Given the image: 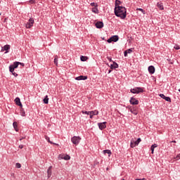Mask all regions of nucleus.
<instances>
[{"label": "nucleus", "instance_id": "nucleus-1", "mask_svg": "<svg viewBox=\"0 0 180 180\" xmlns=\"http://www.w3.org/2000/svg\"><path fill=\"white\" fill-rule=\"evenodd\" d=\"M114 12L115 16L120 19H126V16H127V11L124 6L115 7Z\"/></svg>", "mask_w": 180, "mask_h": 180}, {"label": "nucleus", "instance_id": "nucleus-2", "mask_svg": "<svg viewBox=\"0 0 180 180\" xmlns=\"http://www.w3.org/2000/svg\"><path fill=\"white\" fill-rule=\"evenodd\" d=\"M19 64H20V62H14L13 65L9 66V71L14 75V77H18V74L15 72V69L19 67Z\"/></svg>", "mask_w": 180, "mask_h": 180}, {"label": "nucleus", "instance_id": "nucleus-3", "mask_svg": "<svg viewBox=\"0 0 180 180\" xmlns=\"http://www.w3.org/2000/svg\"><path fill=\"white\" fill-rule=\"evenodd\" d=\"M33 25H34V19L30 18L28 22L25 24L26 29H31L33 27Z\"/></svg>", "mask_w": 180, "mask_h": 180}, {"label": "nucleus", "instance_id": "nucleus-4", "mask_svg": "<svg viewBox=\"0 0 180 180\" xmlns=\"http://www.w3.org/2000/svg\"><path fill=\"white\" fill-rule=\"evenodd\" d=\"M130 92H131V94H141L144 92V90H143V88L141 87H136L134 89H131Z\"/></svg>", "mask_w": 180, "mask_h": 180}, {"label": "nucleus", "instance_id": "nucleus-5", "mask_svg": "<svg viewBox=\"0 0 180 180\" xmlns=\"http://www.w3.org/2000/svg\"><path fill=\"white\" fill-rule=\"evenodd\" d=\"M71 141L73 144H75V146H78V144H79V141H81V139L79 136H73L71 139Z\"/></svg>", "mask_w": 180, "mask_h": 180}, {"label": "nucleus", "instance_id": "nucleus-6", "mask_svg": "<svg viewBox=\"0 0 180 180\" xmlns=\"http://www.w3.org/2000/svg\"><path fill=\"white\" fill-rule=\"evenodd\" d=\"M58 158L59 160H65V161L71 160V157L68 155H59Z\"/></svg>", "mask_w": 180, "mask_h": 180}, {"label": "nucleus", "instance_id": "nucleus-7", "mask_svg": "<svg viewBox=\"0 0 180 180\" xmlns=\"http://www.w3.org/2000/svg\"><path fill=\"white\" fill-rule=\"evenodd\" d=\"M108 122H98V126L100 130H103L104 129H106V124Z\"/></svg>", "mask_w": 180, "mask_h": 180}, {"label": "nucleus", "instance_id": "nucleus-8", "mask_svg": "<svg viewBox=\"0 0 180 180\" xmlns=\"http://www.w3.org/2000/svg\"><path fill=\"white\" fill-rule=\"evenodd\" d=\"M9 50H11V45H5L2 48L1 51H6L5 54H6V53H9Z\"/></svg>", "mask_w": 180, "mask_h": 180}, {"label": "nucleus", "instance_id": "nucleus-9", "mask_svg": "<svg viewBox=\"0 0 180 180\" xmlns=\"http://www.w3.org/2000/svg\"><path fill=\"white\" fill-rule=\"evenodd\" d=\"M131 105H139V100L134 98V97H131L129 101Z\"/></svg>", "mask_w": 180, "mask_h": 180}, {"label": "nucleus", "instance_id": "nucleus-10", "mask_svg": "<svg viewBox=\"0 0 180 180\" xmlns=\"http://www.w3.org/2000/svg\"><path fill=\"white\" fill-rule=\"evenodd\" d=\"M75 79H76V81H82V80L85 81V79H88V77L81 75V76L75 77Z\"/></svg>", "mask_w": 180, "mask_h": 180}, {"label": "nucleus", "instance_id": "nucleus-11", "mask_svg": "<svg viewBox=\"0 0 180 180\" xmlns=\"http://www.w3.org/2000/svg\"><path fill=\"white\" fill-rule=\"evenodd\" d=\"M131 113H133V115H137L139 112L137 111V107H132L130 108Z\"/></svg>", "mask_w": 180, "mask_h": 180}, {"label": "nucleus", "instance_id": "nucleus-12", "mask_svg": "<svg viewBox=\"0 0 180 180\" xmlns=\"http://www.w3.org/2000/svg\"><path fill=\"white\" fill-rule=\"evenodd\" d=\"M160 98L165 99L167 102H171V98L165 96V95L161 94H160Z\"/></svg>", "mask_w": 180, "mask_h": 180}, {"label": "nucleus", "instance_id": "nucleus-13", "mask_svg": "<svg viewBox=\"0 0 180 180\" xmlns=\"http://www.w3.org/2000/svg\"><path fill=\"white\" fill-rule=\"evenodd\" d=\"M133 53V49H129L124 52V57H127V54H131Z\"/></svg>", "mask_w": 180, "mask_h": 180}, {"label": "nucleus", "instance_id": "nucleus-14", "mask_svg": "<svg viewBox=\"0 0 180 180\" xmlns=\"http://www.w3.org/2000/svg\"><path fill=\"white\" fill-rule=\"evenodd\" d=\"M148 70L150 74H154V72H155V68L153 65L149 66Z\"/></svg>", "mask_w": 180, "mask_h": 180}, {"label": "nucleus", "instance_id": "nucleus-15", "mask_svg": "<svg viewBox=\"0 0 180 180\" xmlns=\"http://www.w3.org/2000/svg\"><path fill=\"white\" fill-rule=\"evenodd\" d=\"M96 27H97V29H102V27H103V22H97L96 23Z\"/></svg>", "mask_w": 180, "mask_h": 180}, {"label": "nucleus", "instance_id": "nucleus-16", "mask_svg": "<svg viewBox=\"0 0 180 180\" xmlns=\"http://www.w3.org/2000/svg\"><path fill=\"white\" fill-rule=\"evenodd\" d=\"M15 102L16 103V105H18V106H20V108H22V103L20 102V98H19L18 97H17L15 99Z\"/></svg>", "mask_w": 180, "mask_h": 180}, {"label": "nucleus", "instance_id": "nucleus-17", "mask_svg": "<svg viewBox=\"0 0 180 180\" xmlns=\"http://www.w3.org/2000/svg\"><path fill=\"white\" fill-rule=\"evenodd\" d=\"M111 70H115L116 68H119V65L116 63L115 62H113V64L110 65Z\"/></svg>", "mask_w": 180, "mask_h": 180}, {"label": "nucleus", "instance_id": "nucleus-18", "mask_svg": "<svg viewBox=\"0 0 180 180\" xmlns=\"http://www.w3.org/2000/svg\"><path fill=\"white\" fill-rule=\"evenodd\" d=\"M90 115H92L93 116H97V115H99V111L96 110L90 111Z\"/></svg>", "mask_w": 180, "mask_h": 180}, {"label": "nucleus", "instance_id": "nucleus-19", "mask_svg": "<svg viewBox=\"0 0 180 180\" xmlns=\"http://www.w3.org/2000/svg\"><path fill=\"white\" fill-rule=\"evenodd\" d=\"M157 6L160 9V11H164V6L162 5V3L158 2Z\"/></svg>", "mask_w": 180, "mask_h": 180}, {"label": "nucleus", "instance_id": "nucleus-20", "mask_svg": "<svg viewBox=\"0 0 180 180\" xmlns=\"http://www.w3.org/2000/svg\"><path fill=\"white\" fill-rule=\"evenodd\" d=\"M103 153V154H108V157L112 155V152L110 151V150H104Z\"/></svg>", "mask_w": 180, "mask_h": 180}, {"label": "nucleus", "instance_id": "nucleus-21", "mask_svg": "<svg viewBox=\"0 0 180 180\" xmlns=\"http://www.w3.org/2000/svg\"><path fill=\"white\" fill-rule=\"evenodd\" d=\"M51 168L53 167L50 166L47 170L48 178H50V176H51Z\"/></svg>", "mask_w": 180, "mask_h": 180}, {"label": "nucleus", "instance_id": "nucleus-22", "mask_svg": "<svg viewBox=\"0 0 180 180\" xmlns=\"http://www.w3.org/2000/svg\"><path fill=\"white\" fill-rule=\"evenodd\" d=\"M91 11L93 13H99V10H98V7H94L91 8Z\"/></svg>", "mask_w": 180, "mask_h": 180}, {"label": "nucleus", "instance_id": "nucleus-23", "mask_svg": "<svg viewBox=\"0 0 180 180\" xmlns=\"http://www.w3.org/2000/svg\"><path fill=\"white\" fill-rule=\"evenodd\" d=\"M111 39L112 41H117V40H119V37L117 35H114L111 37Z\"/></svg>", "mask_w": 180, "mask_h": 180}, {"label": "nucleus", "instance_id": "nucleus-24", "mask_svg": "<svg viewBox=\"0 0 180 180\" xmlns=\"http://www.w3.org/2000/svg\"><path fill=\"white\" fill-rule=\"evenodd\" d=\"M136 146H137V145H136V143H134V140L131 139L130 147L131 148H134V147H136Z\"/></svg>", "mask_w": 180, "mask_h": 180}, {"label": "nucleus", "instance_id": "nucleus-25", "mask_svg": "<svg viewBox=\"0 0 180 180\" xmlns=\"http://www.w3.org/2000/svg\"><path fill=\"white\" fill-rule=\"evenodd\" d=\"M122 4V1L120 0H115V8H117V6H121L120 4Z\"/></svg>", "mask_w": 180, "mask_h": 180}, {"label": "nucleus", "instance_id": "nucleus-26", "mask_svg": "<svg viewBox=\"0 0 180 180\" xmlns=\"http://www.w3.org/2000/svg\"><path fill=\"white\" fill-rule=\"evenodd\" d=\"M44 103L47 105L49 103V96H46L45 98L43 100Z\"/></svg>", "mask_w": 180, "mask_h": 180}, {"label": "nucleus", "instance_id": "nucleus-27", "mask_svg": "<svg viewBox=\"0 0 180 180\" xmlns=\"http://www.w3.org/2000/svg\"><path fill=\"white\" fill-rule=\"evenodd\" d=\"M54 64L56 65H58V56H55Z\"/></svg>", "mask_w": 180, "mask_h": 180}, {"label": "nucleus", "instance_id": "nucleus-28", "mask_svg": "<svg viewBox=\"0 0 180 180\" xmlns=\"http://www.w3.org/2000/svg\"><path fill=\"white\" fill-rule=\"evenodd\" d=\"M13 128L15 129V131H18V122H14L13 123Z\"/></svg>", "mask_w": 180, "mask_h": 180}, {"label": "nucleus", "instance_id": "nucleus-29", "mask_svg": "<svg viewBox=\"0 0 180 180\" xmlns=\"http://www.w3.org/2000/svg\"><path fill=\"white\" fill-rule=\"evenodd\" d=\"M80 60H81V61H86V60H88V57L82 56L80 57Z\"/></svg>", "mask_w": 180, "mask_h": 180}, {"label": "nucleus", "instance_id": "nucleus-30", "mask_svg": "<svg viewBox=\"0 0 180 180\" xmlns=\"http://www.w3.org/2000/svg\"><path fill=\"white\" fill-rule=\"evenodd\" d=\"M20 115L21 116H26V112H25V110H23V108H21L20 110Z\"/></svg>", "mask_w": 180, "mask_h": 180}, {"label": "nucleus", "instance_id": "nucleus-31", "mask_svg": "<svg viewBox=\"0 0 180 180\" xmlns=\"http://www.w3.org/2000/svg\"><path fill=\"white\" fill-rule=\"evenodd\" d=\"M141 141V139L139 138L136 141H134V143L136 146H139Z\"/></svg>", "mask_w": 180, "mask_h": 180}, {"label": "nucleus", "instance_id": "nucleus-32", "mask_svg": "<svg viewBox=\"0 0 180 180\" xmlns=\"http://www.w3.org/2000/svg\"><path fill=\"white\" fill-rule=\"evenodd\" d=\"M136 11H140V12H142L143 15H146V11H144L143 8H137Z\"/></svg>", "mask_w": 180, "mask_h": 180}, {"label": "nucleus", "instance_id": "nucleus-33", "mask_svg": "<svg viewBox=\"0 0 180 180\" xmlns=\"http://www.w3.org/2000/svg\"><path fill=\"white\" fill-rule=\"evenodd\" d=\"M82 112L83 115H91V111H84L82 110Z\"/></svg>", "mask_w": 180, "mask_h": 180}, {"label": "nucleus", "instance_id": "nucleus-34", "mask_svg": "<svg viewBox=\"0 0 180 180\" xmlns=\"http://www.w3.org/2000/svg\"><path fill=\"white\" fill-rule=\"evenodd\" d=\"M45 139H46V140L49 143H50L51 144H53V142L50 141V137L46 136H45Z\"/></svg>", "mask_w": 180, "mask_h": 180}, {"label": "nucleus", "instance_id": "nucleus-35", "mask_svg": "<svg viewBox=\"0 0 180 180\" xmlns=\"http://www.w3.org/2000/svg\"><path fill=\"white\" fill-rule=\"evenodd\" d=\"M91 6H94V8L98 7V4L96 3H91Z\"/></svg>", "mask_w": 180, "mask_h": 180}, {"label": "nucleus", "instance_id": "nucleus-36", "mask_svg": "<svg viewBox=\"0 0 180 180\" xmlns=\"http://www.w3.org/2000/svg\"><path fill=\"white\" fill-rule=\"evenodd\" d=\"M174 49H175V50H179V49H180L179 45L176 44V45L174 46Z\"/></svg>", "mask_w": 180, "mask_h": 180}, {"label": "nucleus", "instance_id": "nucleus-37", "mask_svg": "<svg viewBox=\"0 0 180 180\" xmlns=\"http://www.w3.org/2000/svg\"><path fill=\"white\" fill-rule=\"evenodd\" d=\"M15 167H16L17 168H20V167H22V165H20V163H16V164H15Z\"/></svg>", "mask_w": 180, "mask_h": 180}, {"label": "nucleus", "instance_id": "nucleus-38", "mask_svg": "<svg viewBox=\"0 0 180 180\" xmlns=\"http://www.w3.org/2000/svg\"><path fill=\"white\" fill-rule=\"evenodd\" d=\"M150 147H152L153 148H157V147H158V146L155 143V144L152 145Z\"/></svg>", "mask_w": 180, "mask_h": 180}, {"label": "nucleus", "instance_id": "nucleus-39", "mask_svg": "<svg viewBox=\"0 0 180 180\" xmlns=\"http://www.w3.org/2000/svg\"><path fill=\"white\" fill-rule=\"evenodd\" d=\"M107 41H108V43H112V41H113L112 39V37L108 39Z\"/></svg>", "mask_w": 180, "mask_h": 180}, {"label": "nucleus", "instance_id": "nucleus-40", "mask_svg": "<svg viewBox=\"0 0 180 180\" xmlns=\"http://www.w3.org/2000/svg\"><path fill=\"white\" fill-rule=\"evenodd\" d=\"M176 160H180V153L176 155L175 158Z\"/></svg>", "mask_w": 180, "mask_h": 180}, {"label": "nucleus", "instance_id": "nucleus-41", "mask_svg": "<svg viewBox=\"0 0 180 180\" xmlns=\"http://www.w3.org/2000/svg\"><path fill=\"white\" fill-rule=\"evenodd\" d=\"M36 1H37V0H30V2L31 4H36Z\"/></svg>", "mask_w": 180, "mask_h": 180}, {"label": "nucleus", "instance_id": "nucleus-42", "mask_svg": "<svg viewBox=\"0 0 180 180\" xmlns=\"http://www.w3.org/2000/svg\"><path fill=\"white\" fill-rule=\"evenodd\" d=\"M150 150H151L152 154H154V148L150 146Z\"/></svg>", "mask_w": 180, "mask_h": 180}, {"label": "nucleus", "instance_id": "nucleus-43", "mask_svg": "<svg viewBox=\"0 0 180 180\" xmlns=\"http://www.w3.org/2000/svg\"><path fill=\"white\" fill-rule=\"evenodd\" d=\"M19 65H22V67H25V63L20 62Z\"/></svg>", "mask_w": 180, "mask_h": 180}, {"label": "nucleus", "instance_id": "nucleus-44", "mask_svg": "<svg viewBox=\"0 0 180 180\" xmlns=\"http://www.w3.org/2000/svg\"><path fill=\"white\" fill-rule=\"evenodd\" d=\"M108 61H112V58L108 57Z\"/></svg>", "mask_w": 180, "mask_h": 180}, {"label": "nucleus", "instance_id": "nucleus-45", "mask_svg": "<svg viewBox=\"0 0 180 180\" xmlns=\"http://www.w3.org/2000/svg\"><path fill=\"white\" fill-rule=\"evenodd\" d=\"M135 180H147V179H146L145 178H143V179H135Z\"/></svg>", "mask_w": 180, "mask_h": 180}, {"label": "nucleus", "instance_id": "nucleus-46", "mask_svg": "<svg viewBox=\"0 0 180 180\" xmlns=\"http://www.w3.org/2000/svg\"><path fill=\"white\" fill-rule=\"evenodd\" d=\"M90 115V119H92V117H94V115L92 114H89Z\"/></svg>", "mask_w": 180, "mask_h": 180}, {"label": "nucleus", "instance_id": "nucleus-47", "mask_svg": "<svg viewBox=\"0 0 180 180\" xmlns=\"http://www.w3.org/2000/svg\"><path fill=\"white\" fill-rule=\"evenodd\" d=\"M19 148H21V149L23 148V145H20Z\"/></svg>", "mask_w": 180, "mask_h": 180}, {"label": "nucleus", "instance_id": "nucleus-48", "mask_svg": "<svg viewBox=\"0 0 180 180\" xmlns=\"http://www.w3.org/2000/svg\"><path fill=\"white\" fill-rule=\"evenodd\" d=\"M112 72V70H108V74H110Z\"/></svg>", "mask_w": 180, "mask_h": 180}, {"label": "nucleus", "instance_id": "nucleus-49", "mask_svg": "<svg viewBox=\"0 0 180 180\" xmlns=\"http://www.w3.org/2000/svg\"><path fill=\"white\" fill-rule=\"evenodd\" d=\"M172 143H176V141H172Z\"/></svg>", "mask_w": 180, "mask_h": 180}, {"label": "nucleus", "instance_id": "nucleus-50", "mask_svg": "<svg viewBox=\"0 0 180 180\" xmlns=\"http://www.w3.org/2000/svg\"><path fill=\"white\" fill-rule=\"evenodd\" d=\"M23 139H24V138H21V139H20V141H21V140H23Z\"/></svg>", "mask_w": 180, "mask_h": 180}, {"label": "nucleus", "instance_id": "nucleus-51", "mask_svg": "<svg viewBox=\"0 0 180 180\" xmlns=\"http://www.w3.org/2000/svg\"><path fill=\"white\" fill-rule=\"evenodd\" d=\"M170 64H174V63H172V62H170Z\"/></svg>", "mask_w": 180, "mask_h": 180}, {"label": "nucleus", "instance_id": "nucleus-52", "mask_svg": "<svg viewBox=\"0 0 180 180\" xmlns=\"http://www.w3.org/2000/svg\"><path fill=\"white\" fill-rule=\"evenodd\" d=\"M167 60H168V61H171V60H169V59H167Z\"/></svg>", "mask_w": 180, "mask_h": 180}]
</instances>
